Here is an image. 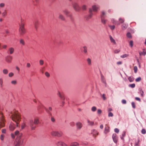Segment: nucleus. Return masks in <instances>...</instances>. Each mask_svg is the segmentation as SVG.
I'll return each mask as SVG.
<instances>
[{
  "label": "nucleus",
  "mask_w": 146,
  "mask_h": 146,
  "mask_svg": "<svg viewBox=\"0 0 146 146\" xmlns=\"http://www.w3.org/2000/svg\"><path fill=\"white\" fill-rule=\"evenodd\" d=\"M1 131L2 133H5L6 132V130L5 129H2Z\"/></svg>",
  "instance_id": "obj_64"
},
{
  "label": "nucleus",
  "mask_w": 146,
  "mask_h": 146,
  "mask_svg": "<svg viewBox=\"0 0 146 146\" xmlns=\"http://www.w3.org/2000/svg\"><path fill=\"white\" fill-rule=\"evenodd\" d=\"M135 99L137 100V101H138L139 102H140L141 101V99H140V98H138V97H135Z\"/></svg>",
  "instance_id": "obj_63"
},
{
  "label": "nucleus",
  "mask_w": 146,
  "mask_h": 146,
  "mask_svg": "<svg viewBox=\"0 0 146 146\" xmlns=\"http://www.w3.org/2000/svg\"><path fill=\"white\" fill-rule=\"evenodd\" d=\"M46 111L48 114H49L51 115H52V114L50 111H52V108L51 107H49L48 109H46Z\"/></svg>",
  "instance_id": "obj_17"
},
{
  "label": "nucleus",
  "mask_w": 146,
  "mask_h": 146,
  "mask_svg": "<svg viewBox=\"0 0 146 146\" xmlns=\"http://www.w3.org/2000/svg\"><path fill=\"white\" fill-rule=\"evenodd\" d=\"M143 52H139V54L140 55H145L146 54V50L145 49H143Z\"/></svg>",
  "instance_id": "obj_21"
},
{
  "label": "nucleus",
  "mask_w": 146,
  "mask_h": 146,
  "mask_svg": "<svg viewBox=\"0 0 146 146\" xmlns=\"http://www.w3.org/2000/svg\"><path fill=\"white\" fill-rule=\"evenodd\" d=\"M140 91L141 95V96L143 97V91L142 90V89H140Z\"/></svg>",
  "instance_id": "obj_50"
},
{
  "label": "nucleus",
  "mask_w": 146,
  "mask_h": 146,
  "mask_svg": "<svg viewBox=\"0 0 146 146\" xmlns=\"http://www.w3.org/2000/svg\"><path fill=\"white\" fill-rule=\"evenodd\" d=\"M113 21V23L114 24H115V25H120L121 23H123L124 22V20L123 19H122L121 18H120L119 19V23L118 22H116L114 20H112Z\"/></svg>",
  "instance_id": "obj_8"
},
{
  "label": "nucleus",
  "mask_w": 146,
  "mask_h": 146,
  "mask_svg": "<svg viewBox=\"0 0 146 146\" xmlns=\"http://www.w3.org/2000/svg\"><path fill=\"white\" fill-rule=\"evenodd\" d=\"M127 37L129 38H132V36L131 33L129 32H128L127 34Z\"/></svg>",
  "instance_id": "obj_30"
},
{
  "label": "nucleus",
  "mask_w": 146,
  "mask_h": 146,
  "mask_svg": "<svg viewBox=\"0 0 146 146\" xmlns=\"http://www.w3.org/2000/svg\"><path fill=\"white\" fill-rule=\"evenodd\" d=\"M109 131V127L108 126L106 127L105 128L104 132L106 133Z\"/></svg>",
  "instance_id": "obj_25"
},
{
  "label": "nucleus",
  "mask_w": 146,
  "mask_h": 146,
  "mask_svg": "<svg viewBox=\"0 0 146 146\" xmlns=\"http://www.w3.org/2000/svg\"><path fill=\"white\" fill-rule=\"evenodd\" d=\"M7 12L6 10H5L2 13V16L3 17H5V16L7 15Z\"/></svg>",
  "instance_id": "obj_23"
},
{
  "label": "nucleus",
  "mask_w": 146,
  "mask_h": 146,
  "mask_svg": "<svg viewBox=\"0 0 146 146\" xmlns=\"http://www.w3.org/2000/svg\"><path fill=\"white\" fill-rule=\"evenodd\" d=\"M51 134L52 136L60 137L62 135V133L61 131H55L52 132Z\"/></svg>",
  "instance_id": "obj_6"
},
{
  "label": "nucleus",
  "mask_w": 146,
  "mask_h": 146,
  "mask_svg": "<svg viewBox=\"0 0 146 146\" xmlns=\"http://www.w3.org/2000/svg\"><path fill=\"white\" fill-rule=\"evenodd\" d=\"M56 144L57 146H68L66 143L61 141H58Z\"/></svg>",
  "instance_id": "obj_10"
},
{
  "label": "nucleus",
  "mask_w": 146,
  "mask_h": 146,
  "mask_svg": "<svg viewBox=\"0 0 146 146\" xmlns=\"http://www.w3.org/2000/svg\"><path fill=\"white\" fill-rule=\"evenodd\" d=\"M39 63L41 65H42L44 64V61L42 60H39Z\"/></svg>",
  "instance_id": "obj_49"
},
{
  "label": "nucleus",
  "mask_w": 146,
  "mask_h": 146,
  "mask_svg": "<svg viewBox=\"0 0 146 146\" xmlns=\"http://www.w3.org/2000/svg\"><path fill=\"white\" fill-rule=\"evenodd\" d=\"M0 85L1 88L3 87V80L2 78H0Z\"/></svg>",
  "instance_id": "obj_35"
},
{
  "label": "nucleus",
  "mask_w": 146,
  "mask_h": 146,
  "mask_svg": "<svg viewBox=\"0 0 146 146\" xmlns=\"http://www.w3.org/2000/svg\"><path fill=\"white\" fill-rule=\"evenodd\" d=\"M14 75V74L12 72H10L9 74V77H11Z\"/></svg>",
  "instance_id": "obj_56"
},
{
  "label": "nucleus",
  "mask_w": 146,
  "mask_h": 146,
  "mask_svg": "<svg viewBox=\"0 0 146 146\" xmlns=\"http://www.w3.org/2000/svg\"><path fill=\"white\" fill-rule=\"evenodd\" d=\"M0 127L1 128L5 126V119L4 116L1 112H0Z\"/></svg>",
  "instance_id": "obj_4"
},
{
  "label": "nucleus",
  "mask_w": 146,
  "mask_h": 146,
  "mask_svg": "<svg viewBox=\"0 0 146 146\" xmlns=\"http://www.w3.org/2000/svg\"><path fill=\"white\" fill-rule=\"evenodd\" d=\"M93 15V14H90L89 15H88L86 18V19L88 20L90 18H91Z\"/></svg>",
  "instance_id": "obj_29"
},
{
  "label": "nucleus",
  "mask_w": 146,
  "mask_h": 146,
  "mask_svg": "<svg viewBox=\"0 0 146 146\" xmlns=\"http://www.w3.org/2000/svg\"><path fill=\"white\" fill-rule=\"evenodd\" d=\"M87 121L89 125L92 126L94 125V123L93 122L89 120H88Z\"/></svg>",
  "instance_id": "obj_24"
},
{
  "label": "nucleus",
  "mask_w": 146,
  "mask_h": 146,
  "mask_svg": "<svg viewBox=\"0 0 146 146\" xmlns=\"http://www.w3.org/2000/svg\"><path fill=\"white\" fill-rule=\"evenodd\" d=\"M128 79L131 82H133L134 80V78L133 77H129L128 78Z\"/></svg>",
  "instance_id": "obj_32"
},
{
  "label": "nucleus",
  "mask_w": 146,
  "mask_h": 146,
  "mask_svg": "<svg viewBox=\"0 0 146 146\" xmlns=\"http://www.w3.org/2000/svg\"><path fill=\"white\" fill-rule=\"evenodd\" d=\"M114 131L116 133H118L119 131V130L117 128H115L114 129Z\"/></svg>",
  "instance_id": "obj_62"
},
{
  "label": "nucleus",
  "mask_w": 146,
  "mask_h": 146,
  "mask_svg": "<svg viewBox=\"0 0 146 146\" xmlns=\"http://www.w3.org/2000/svg\"><path fill=\"white\" fill-rule=\"evenodd\" d=\"M132 106V107L133 108H135V103L134 102H132L131 103Z\"/></svg>",
  "instance_id": "obj_58"
},
{
  "label": "nucleus",
  "mask_w": 146,
  "mask_h": 146,
  "mask_svg": "<svg viewBox=\"0 0 146 146\" xmlns=\"http://www.w3.org/2000/svg\"><path fill=\"white\" fill-rule=\"evenodd\" d=\"M141 78L140 77H139L135 79V81L136 82H138L141 81Z\"/></svg>",
  "instance_id": "obj_46"
},
{
  "label": "nucleus",
  "mask_w": 146,
  "mask_h": 146,
  "mask_svg": "<svg viewBox=\"0 0 146 146\" xmlns=\"http://www.w3.org/2000/svg\"><path fill=\"white\" fill-rule=\"evenodd\" d=\"M25 126H26L25 123L24 122L22 123L21 126V129H24Z\"/></svg>",
  "instance_id": "obj_33"
},
{
  "label": "nucleus",
  "mask_w": 146,
  "mask_h": 146,
  "mask_svg": "<svg viewBox=\"0 0 146 146\" xmlns=\"http://www.w3.org/2000/svg\"><path fill=\"white\" fill-rule=\"evenodd\" d=\"M129 86V87L132 88H134L135 86V84H130Z\"/></svg>",
  "instance_id": "obj_53"
},
{
  "label": "nucleus",
  "mask_w": 146,
  "mask_h": 146,
  "mask_svg": "<svg viewBox=\"0 0 146 146\" xmlns=\"http://www.w3.org/2000/svg\"><path fill=\"white\" fill-rule=\"evenodd\" d=\"M73 8L75 11H79L80 9V8L79 5L76 3L74 2L72 3Z\"/></svg>",
  "instance_id": "obj_7"
},
{
  "label": "nucleus",
  "mask_w": 146,
  "mask_h": 146,
  "mask_svg": "<svg viewBox=\"0 0 146 146\" xmlns=\"http://www.w3.org/2000/svg\"><path fill=\"white\" fill-rule=\"evenodd\" d=\"M134 72L135 73H136L137 70V68L136 66H135L134 67Z\"/></svg>",
  "instance_id": "obj_45"
},
{
  "label": "nucleus",
  "mask_w": 146,
  "mask_h": 146,
  "mask_svg": "<svg viewBox=\"0 0 146 146\" xmlns=\"http://www.w3.org/2000/svg\"><path fill=\"white\" fill-rule=\"evenodd\" d=\"M45 76L48 77H49L50 76V74L47 72H45Z\"/></svg>",
  "instance_id": "obj_51"
},
{
  "label": "nucleus",
  "mask_w": 146,
  "mask_h": 146,
  "mask_svg": "<svg viewBox=\"0 0 146 146\" xmlns=\"http://www.w3.org/2000/svg\"><path fill=\"white\" fill-rule=\"evenodd\" d=\"M133 41L132 40H130L129 42V44L130 46L132 47L133 46Z\"/></svg>",
  "instance_id": "obj_44"
},
{
  "label": "nucleus",
  "mask_w": 146,
  "mask_h": 146,
  "mask_svg": "<svg viewBox=\"0 0 146 146\" xmlns=\"http://www.w3.org/2000/svg\"><path fill=\"white\" fill-rule=\"evenodd\" d=\"M97 109L96 108L95 106L93 107L91 109L92 111H95Z\"/></svg>",
  "instance_id": "obj_41"
},
{
  "label": "nucleus",
  "mask_w": 146,
  "mask_h": 146,
  "mask_svg": "<svg viewBox=\"0 0 146 146\" xmlns=\"http://www.w3.org/2000/svg\"><path fill=\"white\" fill-rule=\"evenodd\" d=\"M87 61L88 64L89 65H91V60L89 58H88L87 59Z\"/></svg>",
  "instance_id": "obj_34"
},
{
  "label": "nucleus",
  "mask_w": 146,
  "mask_h": 146,
  "mask_svg": "<svg viewBox=\"0 0 146 146\" xmlns=\"http://www.w3.org/2000/svg\"><path fill=\"white\" fill-rule=\"evenodd\" d=\"M36 120L35 119L34 121L31 120L30 121V126L31 130H34L36 127Z\"/></svg>",
  "instance_id": "obj_5"
},
{
  "label": "nucleus",
  "mask_w": 146,
  "mask_h": 146,
  "mask_svg": "<svg viewBox=\"0 0 146 146\" xmlns=\"http://www.w3.org/2000/svg\"><path fill=\"white\" fill-rule=\"evenodd\" d=\"M112 138L114 142L116 143L117 142V138L116 137V134H113V135Z\"/></svg>",
  "instance_id": "obj_15"
},
{
  "label": "nucleus",
  "mask_w": 146,
  "mask_h": 146,
  "mask_svg": "<svg viewBox=\"0 0 146 146\" xmlns=\"http://www.w3.org/2000/svg\"><path fill=\"white\" fill-rule=\"evenodd\" d=\"M102 113V110L100 109H98L97 111V113L98 114H100Z\"/></svg>",
  "instance_id": "obj_59"
},
{
  "label": "nucleus",
  "mask_w": 146,
  "mask_h": 146,
  "mask_svg": "<svg viewBox=\"0 0 146 146\" xmlns=\"http://www.w3.org/2000/svg\"><path fill=\"white\" fill-rule=\"evenodd\" d=\"M104 19L105 18H102V19H101L102 23L104 24H106V20H105Z\"/></svg>",
  "instance_id": "obj_38"
},
{
  "label": "nucleus",
  "mask_w": 146,
  "mask_h": 146,
  "mask_svg": "<svg viewBox=\"0 0 146 146\" xmlns=\"http://www.w3.org/2000/svg\"><path fill=\"white\" fill-rule=\"evenodd\" d=\"M110 37L111 42H113L115 44L116 42L115 40L111 36H110Z\"/></svg>",
  "instance_id": "obj_26"
},
{
  "label": "nucleus",
  "mask_w": 146,
  "mask_h": 146,
  "mask_svg": "<svg viewBox=\"0 0 146 146\" xmlns=\"http://www.w3.org/2000/svg\"><path fill=\"white\" fill-rule=\"evenodd\" d=\"M106 13L104 11H102L100 16L101 19H102V18H105L106 17Z\"/></svg>",
  "instance_id": "obj_16"
},
{
  "label": "nucleus",
  "mask_w": 146,
  "mask_h": 146,
  "mask_svg": "<svg viewBox=\"0 0 146 146\" xmlns=\"http://www.w3.org/2000/svg\"><path fill=\"white\" fill-rule=\"evenodd\" d=\"M79 144L78 143L76 142H74L72 143L70 146H78Z\"/></svg>",
  "instance_id": "obj_22"
},
{
  "label": "nucleus",
  "mask_w": 146,
  "mask_h": 146,
  "mask_svg": "<svg viewBox=\"0 0 146 146\" xmlns=\"http://www.w3.org/2000/svg\"><path fill=\"white\" fill-rule=\"evenodd\" d=\"M100 75L101 77V80L102 82L105 84V86L106 85V83L105 79L104 76L100 72Z\"/></svg>",
  "instance_id": "obj_11"
},
{
  "label": "nucleus",
  "mask_w": 146,
  "mask_h": 146,
  "mask_svg": "<svg viewBox=\"0 0 146 146\" xmlns=\"http://www.w3.org/2000/svg\"><path fill=\"white\" fill-rule=\"evenodd\" d=\"M141 133L143 134H145L146 133V130L145 129H142L141 130Z\"/></svg>",
  "instance_id": "obj_57"
},
{
  "label": "nucleus",
  "mask_w": 146,
  "mask_h": 146,
  "mask_svg": "<svg viewBox=\"0 0 146 146\" xmlns=\"http://www.w3.org/2000/svg\"><path fill=\"white\" fill-rule=\"evenodd\" d=\"M12 120L16 122V126H19V123L18 122L20 121L21 119V116L17 111L13 110L11 111L9 114Z\"/></svg>",
  "instance_id": "obj_1"
},
{
  "label": "nucleus",
  "mask_w": 146,
  "mask_h": 146,
  "mask_svg": "<svg viewBox=\"0 0 146 146\" xmlns=\"http://www.w3.org/2000/svg\"><path fill=\"white\" fill-rule=\"evenodd\" d=\"M42 108V105L40 103L38 105V109L39 110V109H41Z\"/></svg>",
  "instance_id": "obj_43"
},
{
  "label": "nucleus",
  "mask_w": 146,
  "mask_h": 146,
  "mask_svg": "<svg viewBox=\"0 0 146 146\" xmlns=\"http://www.w3.org/2000/svg\"><path fill=\"white\" fill-rule=\"evenodd\" d=\"M109 27L110 28V29L112 30H113L115 28V26L114 25H109Z\"/></svg>",
  "instance_id": "obj_54"
},
{
  "label": "nucleus",
  "mask_w": 146,
  "mask_h": 146,
  "mask_svg": "<svg viewBox=\"0 0 146 146\" xmlns=\"http://www.w3.org/2000/svg\"><path fill=\"white\" fill-rule=\"evenodd\" d=\"M5 6V4L4 3H0V7H3Z\"/></svg>",
  "instance_id": "obj_52"
},
{
  "label": "nucleus",
  "mask_w": 146,
  "mask_h": 146,
  "mask_svg": "<svg viewBox=\"0 0 146 146\" xmlns=\"http://www.w3.org/2000/svg\"><path fill=\"white\" fill-rule=\"evenodd\" d=\"M3 73L5 74H7L8 73V70L7 69H4L3 70Z\"/></svg>",
  "instance_id": "obj_27"
},
{
  "label": "nucleus",
  "mask_w": 146,
  "mask_h": 146,
  "mask_svg": "<svg viewBox=\"0 0 146 146\" xmlns=\"http://www.w3.org/2000/svg\"><path fill=\"white\" fill-rule=\"evenodd\" d=\"M51 121L52 122H53V123H54L55 122V119H54V118L53 117H51Z\"/></svg>",
  "instance_id": "obj_55"
},
{
  "label": "nucleus",
  "mask_w": 146,
  "mask_h": 146,
  "mask_svg": "<svg viewBox=\"0 0 146 146\" xmlns=\"http://www.w3.org/2000/svg\"><path fill=\"white\" fill-rule=\"evenodd\" d=\"M20 43L23 45H24L25 44V42L23 39H21L20 40Z\"/></svg>",
  "instance_id": "obj_31"
},
{
  "label": "nucleus",
  "mask_w": 146,
  "mask_h": 146,
  "mask_svg": "<svg viewBox=\"0 0 146 146\" xmlns=\"http://www.w3.org/2000/svg\"><path fill=\"white\" fill-rule=\"evenodd\" d=\"M6 61L8 63H10L11 62L12 59V57L10 55H9L5 57Z\"/></svg>",
  "instance_id": "obj_9"
},
{
  "label": "nucleus",
  "mask_w": 146,
  "mask_h": 146,
  "mask_svg": "<svg viewBox=\"0 0 146 146\" xmlns=\"http://www.w3.org/2000/svg\"><path fill=\"white\" fill-rule=\"evenodd\" d=\"M63 12L65 14V15L67 16L69 13V12L67 10L65 9L63 11Z\"/></svg>",
  "instance_id": "obj_28"
},
{
  "label": "nucleus",
  "mask_w": 146,
  "mask_h": 146,
  "mask_svg": "<svg viewBox=\"0 0 146 146\" xmlns=\"http://www.w3.org/2000/svg\"><path fill=\"white\" fill-rule=\"evenodd\" d=\"M76 125L77 128L79 129H80L82 127V124L81 122H79L76 123Z\"/></svg>",
  "instance_id": "obj_13"
},
{
  "label": "nucleus",
  "mask_w": 146,
  "mask_h": 146,
  "mask_svg": "<svg viewBox=\"0 0 146 146\" xmlns=\"http://www.w3.org/2000/svg\"><path fill=\"white\" fill-rule=\"evenodd\" d=\"M82 9L83 11H85L86 10V6L85 5H83L82 7Z\"/></svg>",
  "instance_id": "obj_36"
},
{
  "label": "nucleus",
  "mask_w": 146,
  "mask_h": 146,
  "mask_svg": "<svg viewBox=\"0 0 146 146\" xmlns=\"http://www.w3.org/2000/svg\"><path fill=\"white\" fill-rule=\"evenodd\" d=\"M93 10L94 11H97L98 7L96 5H93L92 7Z\"/></svg>",
  "instance_id": "obj_20"
},
{
  "label": "nucleus",
  "mask_w": 146,
  "mask_h": 146,
  "mask_svg": "<svg viewBox=\"0 0 146 146\" xmlns=\"http://www.w3.org/2000/svg\"><path fill=\"white\" fill-rule=\"evenodd\" d=\"M22 144V143H21V141H19V142H17V143L15 145V146H19L20 145Z\"/></svg>",
  "instance_id": "obj_47"
},
{
  "label": "nucleus",
  "mask_w": 146,
  "mask_h": 146,
  "mask_svg": "<svg viewBox=\"0 0 146 146\" xmlns=\"http://www.w3.org/2000/svg\"><path fill=\"white\" fill-rule=\"evenodd\" d=\"M58 18L59 19L62 21H65L66 20L64 16L61 13H59V14Z\"/></svg>",
  "instance_id": "obj_12"
},
{
  "label": "nucleus",
  "mask_w": 146,
  "mask_h": 146,
  "mask_svg": "<svg viewBox=\"0 0 146 146\" xmlns=\"http://www.w3.org/2000/svg\"><path fill=\"white\" fill-rule=\"evenodd\" d=\"M25 24L24 20L22 19H21L20 22L19 24V31L20 35L21 36L24 35L26 32V30L24 27Z\"/></svg>",
  "instance_id": "obj_2"
},
{
  "label": "nucleus",
  "mask_w": 146,
  "mask_h": 146,
  "mask_svg": "<svg viewBox=\"0 0 146 146\" xmlns=\"http://www.w3.org/2000/svg\"><path fill=\"white\" fill-rule=\"evenodd\" d=\"M127 27V25L126 24H123L121 26V29L123 30H125Z\"/></svg>",
  "instance_id": "obj_18"
},
{
  "label": "nucleus",
  "mask_w": 146,
  "mask_h": 146,
  "mask_svg": "<svg viewBox=\"0 0 146 146\" xmlns=\"http://www.w3.org/2000/svg\"><path fill=\"white\" fill-rule=\"evenodd\" d=\"M58 96H59V97L62 98H63L64 96L63 94H62L60 92H58Z\"/></svg>",
  "instance_id": "obj_42"
},
{
  "label": "nucleus",
  "mask_w": 146,
  "mask_h": 146,
  "mask_svg": "<svg viewBox=\"0 0 146 146\" xmlns=\"http://www.w3.org/2000/svg\"><path fill=\"white\" fill-rule=\"evenodd\" d=\"M113 114L111 112L109 113L108 116L109 117H112L113 116Z\"/></svg>",
  "instance_id": "obj_61"
},
{
  "label": "nucleus",
  "mask_w": 146,
  "mask_h": 146,
  "mask_svg": "<svg viewBox=\"0 0 146 146\" xmlns=\"http://www.w3.org/2000/svg\"><path fill=\"white\" fill-rule=\"evenodd\" d=\"M129 56V55L128 54H123V55H121V57L122 58H125L126 57H127Z\"/></svg>",
  "instance_id": "obj_40"
},
{
  "label": "nucleus",
  "mask_w": 146,
  "mask_h": 146,
  "mask_svg": "<svg viewBox=\"0 0 146 146\" xmlns=\"http://www.w3.org/2000/svg\"><path fill=\"white\" fill-rule=\"evenodd\" d=\"M83 48H84V53H86L87 51V48L86 46H84L83 47Z\"/></svg>",
  "instance_id": "obj_39"
},
{
  "label": "nucleus",
  "mask_w": 146,
  "mask_h": 146,
  "mask_svg": "<svg viewBox=\"0 0 146 146\" xmlns=\"http://www.w3.org/2000/svg\"><path fill=\"white\" fill-rule=\"evenodd\" d=\"M96 133L97 134V135L98 134V133H97L95 129H94L93 132L94 136V135H96Z\"/></svg>",
  "instance_id": "obj_48"
},
{
  "label": "nucleus",
  "mask_w": 146,
  "mask_h": 146,
  "mask_svg": "<svg viewBox=\"0 0 146 146\" xmlns=\"http://www.w3.org/2000/svg\"><path fill=\"white\" fill-rule=\"evenodd\" d=\"M15 136H17V138L16 139V141L18 143L19 141H21L22 143L23 140L21 139V137L22 136V133H20L19 131L17 130L15 132V134L13 133L11 134V136L13 138H14Z\"/></svg>",
  "instance_id": "obj_3"
},
{
  "label": "nucleus",
  "mask_w": 146,
  "mask_h": 146,
  "mask_svg": "<svg viewBox=\"0 0 146 146\" xmlns=\"http://www.w3.org/2000/svg\"><path fill=\"white\" fill-rule=\"evenodd\" d=\"M14 51V49L13 47H10L9 49V51L10 54H12L13 53Z\"/></svg>",
  "instance_id": "obj_19"
},
{
  "label": "nucleus",
  "mask_w": 146,
  "mask_h": 146,
  "mask_svg": "<svg viewBox=\"0 0 146 146\" xmlns=\"http://www.w3.org/2000/svg\"><path fill=\"white\" fill-rule=\"evenodd\" d=\"M11 83L12 84L15 85L17 84V82L15 80H12L11 81Z\"/></svg>",
  "instance_id": "obj_37"
},
{
  "label": "nucleus",
  "mask_w": 146,
  "mask_h": 146,
  "mask_svg": "<svg viewBox=\"0 0 146 146\" xmlns=\"http://www.w3.org/2000/svg\"><path fill=\"white\" fill-rule=\"evenodd\" d=\"M92 10H93V9H91V8L89 9V13H90V14H91V13L93 14L92 13Z\"/></svg>",
  "instance_id": "obj_60"
},
{
  "label": "nucleus",
  "mask_w": 146,
  "mask_h": 146,
  "mask_svg": "<svg viewBox=\"0 0 146 146\" xmlns=\"http://www.w3.org/2000/svg\"><path fill=\"white\" fill-rule=\"evenodd\" d=\"M9 128L10 130L13 131L14 130L15 128V125L12 123L10 125Z\"/></svg>",
  "instance_id": "obj_14"
}]
</instances>
